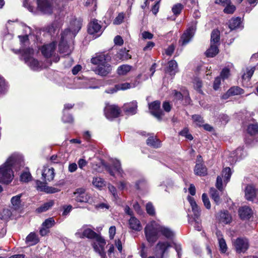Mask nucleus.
Here are the masks:
<instances>
[{"mask_svg": "<svg viewBox=\"0 0 258 258\" xmlns=\"http://www.w3.org/2000/svg\"><path fill=\"white\" fill-rule=\"evenodd\" d=\"M23 166V157L18 154H13L0 166V183H10L14 176L13 170L18 171Z\"/></svg>", "mask_w": 258, "mask_h": 258, "instance_id": "1", "label": "nucleus"}, {"mask_svg": "<svg viewBox=\"0 0 258 258\" xmlns=\"http://www.w3.org/2000/svg\"><path fill=\"white\" fill-rule=\"evenodd\" d=\"M111 56L108 54L100 53L91 58V62L97 66L94 69L95 74L105 77L109 74L112 71V67L108 63Z\"/></svg>", "mask_w": 258, "mask_h": 258, "instance_id": "2", "label": "nucleus"}, {"mask_svg": "<svg viewBox=\"0 0 258 258\" xmlns=\"http://www.w3.org/2000/svg\"><path fill=\"white\" fill-rule=\"evenodd\" d=\"M160 224L155 221L148 223L145 227L144 232L147 240L154 243L158 238Z\"/></svg>", "mask_w": 258, "mask_h": 258, "instance_id": "3", "label": "nucleus"}, {"mask_svg": "<svg viewBox=\"0 0 258 258\" xmlns=\"http://www.w3.org/2000/svg\"><path fill=\"white\" fill-rule=\"evenodd\" d=\"M22 53L21 59H23L25 62L33 70L38 71L41 69V66L37 60L32 57L33 54V49L31 48L20 50Z\"/></svg>", "mask_w": 258, "mask_h": 258, "instance_id": "4", "label": "nucleus"}, {"mask_svg": "<svg viewBox=\"0 0 258 258\" xmlns=\"http://www.w3.org/2000/svg\"><path fill=\"white\" fill-rule=\"evenodd\" d=\"M37 10L43 14L50 15L53 12V0H35Z\"/></svg>", "mask_w": 258, "mask_h": 258, "instance_id": "5", "label": "nucleus"}, {"mask_svg": "<svg viewBox=\"0 0 258 258\" xmlns=\"http://www.w3.org/2000/svg\"><path fill=\"white\" fill-rule=\"evenodd\" d=\"M68 31H64L61 36V39L58 45V48L60 53L64 55H68L71 52V49L68 45V41L72 40L68 38Z\"/></svg>", "mask_w": 258, "mask_h": 258, "instance_id": "6", "label": "nucleus"}, {"mask_svg": "<svg viewBox=\"0 0 258 258\" xmlns=\"http://www.w3.org/2000/svg\"><path fill=\"white\" fill-rule=\"evenodd\" d=\"M75 200L79 203H90L91 201L90 195L86 191L84 188H78L74 192Z\"/></svg>", "mask_w": 258, "mask_h": 258, "instance_id": "7", "label": "nucleus"}, {"mask_svg": "<svg viewBox=\"0 0 258 258\" xmlns=\"http://www.w3.org/2000/svg\"><path fill=\"white\" fill-rule=\"evenodd\" d=\"M92 246L94 250L99 253L102 258H104L106 256L105 252L104 246L106 244V241L101 235L97 237Z\"/></svg>", "mask_w": 258, "mask_h": 258, "instance_id": "8", "label": "nucleus"}, {"mask_svg": "<svg viewBox=\"0 0 258 258\" xmlns=\"http://www.w3.org/2000/svg\"><path fill=\"white\" fill-rule=\"evenodd\" d=\"M233 245L237 252L244 253L248 249L249 244L247 238L239 237L234 241Z\"/></svg>", "mask_w": 258, "mask_h": 258, "instance_id": "9", "label": "nucleus"}, {"mask_svg": "<svg viewBox=\"0 0 258 258\" xmlns=\"http://www.w3.org/2000/svg\"><path fill=\"white\" fill-rule=\"evenodd\" d=\"M82 27L81 21L79 20H74L70 23V25L69 28L66 29L64 31H68V38L73 39L79 32Z\"/></svg>", "mask_w": 258, "mask_h": 258, "instance_id": "10", "label": "nucleus"}, {"mask_svg": "<svg viewBox=\"0 0 258 258\" xmlns=\"http://www.w3.org/2000/svg\"><path fill=\"white\" fill-rule=\"evenodd\" d=\"M120 113L119 108L115 105H106L104 109L105 115L108 119L117 117Z\"/></svg>", "mask_w": 258, "mask_h": 258, "instance_id": "11", "label": "nucleus"}, {"mask_svg": "<svg viewBox=\"0 0 258 258\" xmlns=\"http://www.w3.org/2000/svg\"><path fill=\"white\" fill-rule=\"evenodd\" d=\"M196 30V25L189 27L181 36L179 42L182 45L187 44L194 35Z\"/></svg>", "mask_w": 258, "mask_h": 258, "instance_id": "12", "label": "nucleus"}, {"mask_svg": "<svg viewBox=\"0 0 258 258\" xmlns=\"http://www.w3.org/2000/svg\"><path fill=\"white\" fill-rule=\"evenodd\" d=\"M106 170L111 176H114V170L118 173L121 177H124V173L121 168V164L119 161L115 159L113 161L111 166H106Z\"/></svg>", "mask_w": 258, "mask_h": 258, "instance_id": "13", "label": "nucleus"}, {"mask_svg": "<svg viewBox=\"0 0 258 258\" xmlns=\"http://www.w3.org/2000/svg\"><path fill=\"white\" fill-rule=\"evenodd\" d=\"M149 109L151 113L158 120H161L164 115L163 112L160 109V102L155 101L149 104Z\"/></svg>", "mask_w": 258, "mask_h": 258, "instance_id": "14", "label": "nucleus"}, {"mask_svg": "<svg viewBox=\"0 0 258 258\" xmlns=\"http://www.w3.org/2000/svg\"><path fill=\"white\" fill-rule=\"evenodd\" d=\"M88 32L91 35H95L96 37L101 35L102 30L101 29V26L98 23L97 20H94L88 24Z\"/></svg>", "mask_w": 258, "mask_h": 258, "instance_id": "15", "label": "nucleus"}, {"mask_svg": "<svg viewBox=\"0 0 258 258\" xmlns=\"http://www.w3.org/2000/svg\"><path fill=\"white\" fill-rule=\"evenodd\" d=\"M238 214L241 220H247L252 216L253 211L249 207L244 206L239 208Z\"/></svg>", "mask_w": 258, "mask_h": 258, "instance_id": "16", "label": "nucleus"}, {"mask_svg": "<svg viewBox=\"0 0 258 258\" xmlns=\"http://www.w3.org/2000/svg\"><path fill=\"white\" fill-rule=\"evenodd\" d=\"M245 199L249 201H253L256 198V189L251 184H247L244 189Z\"/></svg>", "mask_w": 258, "mask_h": 258, "instance_id": "17", "label": "nucleus"}, {"mask_svg": "<svg viewBox=\"0 0 258 258\" xmlns=\"http://www.w3.org/2000/svg\"><path fill=\"white\" fill-rule=\"evenodd\" d=\"M137 102L133 101L123 105L122 108L124 111L127 114L134 115L137 113Z\"/></svg>", "mask_w": 258, "mask_h": 258, "instance_id": "18", "label": "nucleus"}, {"mask_svg": "<svg viewBox=\"0 0 258 258\" xmlns=\"http://www.w3.org/2000/svg\"><path fill=\"white\" fill-rule=\"evenodd\" d=\"M55 47L56 44L53 42L49 44L44 45L41 48V51L42 54L45 57L48 58L51 57L54 52Z\"/></svg>", "mask_w": 258, "mask_h": 258, "instance_id": "19", "label": "nucleus"}, {"mask_svg": "<svg viewBox=\"0 0 258 258\" xmlns=\"http://www.w3.org/2000/svg\"><path fill=\"white\" fill-rule=\"evenodd\" d=\"M83 228L84 230L82 233H81L79 231L76 233V235H79V236L81 238L87 237L89 239H96L97 237L100 235L90 228H85V227H83Z\"/></svg>", "mask_w": 258, "mask_h": 258, "instance_id": "20", "label": "nucleus"}, {"mask_svg": "<svg viewBox=\"0 0 258 258\" xmlns=\"http://www.w3.org/2000/svg\"><path fill=\"white\" fill-rule=\"evenodd\" d=\"M55 173L53 168H48L44 167L42 172V177L45 182L52 181L54 177Z\"/></svg>", "mask_w": 258, "mask_h": 258, "instance_id": "21", "label": "nucleus"}, {"mask_svg": "<svg viewBox=\"0 0 258 258\" xmlns=\"http://www.w3.org/2000/svg\"><path fill=\"white\" fill-rule=\"evenodd\" d=\"M187 198L194 213V219H198L201 215L200 208L197 204L194 198L188 196Z\"/></svg>", "mask_w": 258, "mask_h": 258, "instance_id": "22", "label": "nucleus"}, {"mask_svg": "<svg viewBox=\"0 0 258 258\" xmlns=\"http://www.w3.org/2000/svg\"><path fill=\"white\" fill-rule=\"evenodd\" d=\"M159 233L168 239H172L174 236V232L169 227L160 225Z\"/></svg>", "mask_w": 258, "mask_h": 258, "instance_id": "23", "label": "nucleus"}, {"mask_svg": "<svg viewBox=\"0 0 258 258\" xmlns=\"http://www.w3.org/2000/svg\"><path fill=\"white\" fill-rule=\"evenodd\" d=\"M129 226L131 229L136 231L142 230V225L140 221L134 216H132L128 221Z\"/></svg>", "mask_w": 258, "mask_h": 258, "instance_id": "24", "label": "nucleus"}, {"mask_svg": "<svg viewBox=\"0 0 258 258\" xmlns=\"http://www.w3.org/2000/svg\"><path fill=\"white\" fill-rule=\"evenodd\" d=\"M171 243L168 241H159L156 245L157 249L161 251V257L163 258V256L167 249L171 247Z\"/></svg>", "mask_w": 258, "mask_h": 258, "instance_id": "25", "label": "nucleus"}, {"mask_svg": "<svg viewBox=\"0 0 258 258\" xmlns=\"http://www.w3.org/2000/svg\"><path fill=\"white\" fill-rule=\"evenodd\" d=\"M178 72V66L176 61L171 60L168 62L166 72L171 76H174Z\"/></svg>", "mask_w": 258, "mask_h": 258, "instance_id": "26", "label": "nucleus"}, {"mask_svg": "<svg viewBox=\"0 0 258 258\" xmlns=\"http://www.w3.org/2000/svg\"><path fill=\"white\" fill-rule=\"evenodd\" d=\"M60 27V23L57 21H54L45 28V30L50 34H54Z\"/></svg>", "mask_w": 258, "mask_h": 258, "instance_id": "27", "label": "nucleus"}, {"mask_svg": "<svg viewBox=\"0 0 258 258\" xmlns=\"http://www.w3.org/2000/svg\"><path fill=\"white\" fill-rule=\"evenodd\" d=\"M74 106V104H66L64 105V108L63 110V115L62 117V120L64 123H71L73 122L74 119L72 115H69V119L66 118V113L68 110L72 109Z\"/></svg>", "mask_w": 258, "mask_h": 258, "instance_id": "28", "label": "nucleus"}, {"mask_svg": "<svg viewBox=\"0 0 258 258\" xmlns=\"http://www.w3.org/2000/svg\"><path fill=\"white\" fill-rule=\"evenodd\" d=\"M216 235L218 237L220 250L221 252L222 253L226 252L227 249V246L225 240L222 237V235L221 234L220 231H217L216 232Z\"/></svg>", "mask_w": 258, "mask_h": 258, "instance_id": "29", "label": "nucleus"}, {"mask_svg": "<svg viewBox=\"0 0 258 258\" xmlns=\"http://www.w3.org/2000/svg\"><path fill=\"white\" fill-rule=\"evenodd\" d=\"M219 221L225 224H229L232 221V217L227 211L221 212L219 214Z\"/></svg>", "mask_w": 258, "mask_h": 258, "instance_id": "30", "label": "nucleus"}, {"mask_svg": "<svg viewBox=\"0 0 258 258\" xmlns=\"http://www.w3.org/2000/svg\"><path fill=\"white\" fill-rule=\"evenodd\" d=\"M195 173L199 176H205L207 174V170L206 166L201 163H198L196 165Z\"/></svg>", "mask_w": 258, "mask_h": 258, "instance_id": "31", "label": "nucleus"}, {"mask_svg": "<svg viewBox=\"0 0 258 258\" xmlns=\"http://www.w3.org/2000/svg\"><path fill=\"white\" fill-rule=\"evenodd\" d=\"M147 144L155 148H159L161 146V142L156 137L151 136L146 141Z\"/></svg>", "mask_w": 258, "mask_h": 258, "instance_id": "32", "label": "nucleus"}, {"mask_svg": "<svg viewBox=\"0 0 258 258\" xmlns=\"http://www.w3.org/2000/svg\"><path fill=\"white\" fill-rule=\"evenodd\" d=\"M218 45L211 44L210 47L206 51V54L207 57H213L219 52Z\"/></svg>", "mask_w": 258, "mask_h": 258, "instance_id": "33", "label": "nucleus"}, {"mask_svg": "<svg viewBox=\"0 0 258 258\" xmlns=\"http://www.w3.org/2000/svg\"><path fill=\"white\" fill-rule=\"evenodd\" d=\"M26 242L29 245H33L39 242V239L35 233H30L26 237Z\"/></svg>", "mask_w": 258, "mask_h": 258, "instance_id": "34", "label": "nucleus"}, {"mask_svg": "<svg viewBox=\"0 0 258 258\" xmlns=\"http://www.w3.org/2000/svg\"><path fill=\"white\" fill-rule=\"evenodd\" d=\"M22 195L19 194L16 196H14L12 198L11 202V204L12 205V207L15 210H18L21 207V198Z\"/></svg>", "mask_w": 258, "mask_h": 258, "instance_id": "35", "label": "nucleus"}, {"mask_svg": "<svg viewBox=\"0 0 258 258\" xmlns=\"http://www.w3.org/2000/svg\"><path fill=\"white\" fill-rule=\"evenodd\" d=\"M138 83L135 82L132 83H120L116 85V88L118 89V90H125L130 88H133L136 87Z\"/></svg>", "mask_w": 258, "mask_h": 258, "instance_id": "36", "label": "nucleus"}, {"mask_svg": "<svg viewBox=\"0 0 258 258\" xmlns=\"http://www.w3.org/2000/svg\"><path fill=\"white\" fill-rule=\"evenodd\" d=\"M220 40V32L218 30L212 31L211 35V44L219 45Z\"/></svg>", "mask_w": 258, "mask_h": 258, "instance_id": "37", "label": "nucleus"}, {"mask_svg": "<svg viewBox=\"0 0 258 258\" xmlns=\"http://www.w3.org/2000/svg\"><path fill=\"white\" fill-rule=\"evenodd\" d=\"M232 172L229 167L225 168L222 171V178L224 179V182L226 184L230 180Z\"/></svg>", "mask_w": 258, "mask_h": 258, "instance_id": "38", "label": "nucleus"}, {"mask_svg": "<svg viewBox=\"0 0 258 258\" xmlns=\"http://www.w3.org/2000/svg\"><path fill=\"white\" fill-rule=\"evenodd\" d=\"M210 194L211 198L214 200L216 205H219L220 202V198L218 191L214 188H211Z\"/></svg>", "mask_w": 258, "mask_h": 258, "instance_id": "39", "label": "nucleus"}, {"mask_svg": "<svg viewBox=\"0 0 258 258\" xmlns=\"http://www.w3.org/2000/svg\"><path fill=\"white\" fill-rule=\"evenodd\" d=\"M241 24V19L239 17L233 18L229 21V27L232 30H234L239 27Z\"/></svg>", "mask_w": 258, "mask_h": 258, "instance_id": "40", "label": "nucleus"}, {"mask_svg": "<svg viewBox=\"0 0 258 258\" xmlns=\"http://www.w3.org/2000/svg\"><path fill=\"white\" fill-rule=\"evenodd\" d=\"M54 205L53 201H50L48 202L44 203L43 205L38 208L36 210L38 213H42L45 212L49 210Z\"/></svg>", "mask_w": 258, "mask_h": 258, "instance_id": "41", "label": "nucleus"}, {"mask_svg": "<svg viewBox=\"0 0 258 258\" xmlns=\"http://www.w3.org/2000/svg\"><path fill=\"white\" fill-rule=\"evenodd\" d=\"M93 184L98 188H101L105 185V181L101 178L96 177L93 178Z\"/></svg>", "mask_w": 258, "mask_h": 258, "instance_id": "42", "label": "nucleus"}, {"mask_svg": "<svg viewBox=\"0 0 258 258\" xmlns=\"http://www.w3.org/2000/svg\"><path fill=\"white\" fill-rule=\"evenodd\" d=\"M131 67L129 65L124 64L118 68L117 73L119 75H125L131 71Z\"/></svg>", "mask_w": 258, "mask_h": 258, "instance_id": "43", "label": "nucleus"}, {"mask_svg": "<svg viewBox=\"0 0 258 258\" xmlns=\"http://www.w3.org/2000/svg\"><path fill=\"white\" fill-rule=\"evenodd\" d=\"M12 215L11 211L8 209H4L0 212V219L7 220Z\"/></svg>", "mask_w": 258, "mask_h": 258, "instance_id": "44", "label": "nucleus"}, {"mask_svg": "<svg viewBox=\"0 0 258 258\" xmlns=\"http://www.w3.org/2000/svg\"><path fill=\"white\" fill-rule=\"evenodd\" d=\"M183 5L180 3H177L174 5L172 8V13L175 16L179 15L182 9H183Z\"/></svg>", "mask_w": 258, "mask_h": 258, "instance_id": "45", "label": "nucleus"}, {"mask_svg": "<svg viewBox=\"0 0 258 258\" xmlns=\"http://www.w3.org/2000/svg\"><path fill=\"white\" fill-rule=\"evenodd\" d=\"M228 93H230L231 96L240 95L243 93V90L239 87H232L228 90Z\"/></svg>", "mask_w": 258, "mask_h": 258, "instance_id": "46", "label": "nucleus"}, {"mask_svg": "<svg viewBox=\"0 0 258 258\" xmlns=\"http://www.w3.org/2000/svg\"><path fill=\"white\" fill-rule=\"evenodd\" d=\"M247 132L251 135L258 134V125L257 124H250L247 127Z\"/></svg>", "mask_w": 258, "mask_h": 258, "instance_id": "47", "label": "nucleus"}, {"mask_svg": "<svg viewBox=\"0 0 258 258\" xmlns=\"http://www.w3.org/2000/svg\"><path fill=\"white\" fill-rule=\"evenodd\" d=\"M55 224V221L53 218H49L46 219L42 223V226H44L47 229H49Z\"/></svg>", "mask_w": 258, "mask_h": 258, "instance_id": "48", "label": "nucleus"}, {"mask_svg": "<svg viewBox=\"0 0 258 258\" xmlns=\"http://www.w3.org/2000/svg\"><path fill=\"white\" fill-rule=\"evenodd\" d=\"M146 210L147 213L150 216H154L155 215V210L153 204L151 202H149L146 204Z\"/></svg>", "mask_w": 258, "mask_h": 258, "instance_id": "49", "label": "nucleus"}, {"mask_svg": "<svg viewBox=\"0 0 258 258\" xmlns=\"http://www.w3.org/2000/svg\"><path fill=\"white\" fill-rule=\"evenodd\" d=\"M255 70V67H253L251 68L250 70H247V71L242 75V79L243 80H249L252 77L254 71Z\"/></svg>", "mask_w": 258, "mask_h": 258, "instance_id": "50", "label": "nucleus"}, {"mask_svg": "<svg viewBox=\"0 0 258 258\" xmlns=\"http://www.w3.org/2000/svg\"><path fill=\"white\" fill-rule=\"evenodd\" d=\"M192 119L194 122H195L197 125L201 126L204 123L203 118L200 115H193L192 116Z\"/></svg>", "mask_w": 258, "mask_h": 258, "instance_id": "51", "label": "nucleus"}, {"mask_svg": "<svg viewBox=\"0 0 258 258\" xmlns=\"http://www.w3.org/2000/svg\"><path fill=\"white\" fill-rule=\"evenodd\" d=\"M31 175L29 172H24L20 176L21 180L23 182H27L31 180Z\"/></svg>", "mask_w": 258, "mask_h": 258, "instance_id": "52", "label": "nucleus"}, {"mask_svg": "<svg viewBox=\"0 0 258 258\" xmlns=\"http://www.w3.org/2000/svg\"><path fill=\"white\" fill-rule=\"evenodd\" d=\"M36 187L38 190L44 191L45 192L47 186H46L45 183L40 181L39 180L36 181Z\"/></svg>", "mask_w": 258, "mask_h": 258, "instance_id": "53", "label": "nucleus"}, {"mask_svg": "<svg viewBox=\"0 0 258 258\" xmlns=\"http://www.w3.org/2000/svg\"><path fill=\"white\" fill-rule=\"evenodd\" d=\"M195 88L200 93H203L201 90L202 86V82L199 78H196L194 81Z\"/></svg>", "mask_w": 258, "mask_h": 258, "instance_id": "54", "label": "nucleus"}, {"mask_svg": "<svg viewBox=\"0 0 258 258\" xmlns=\"http://www.w3.org/2000/svg\"><path fill=\"white\" fill-rule=\"evenodd\" d=\"M202 199L205 207L207 209H210L211 208V203L207 194L204 193L202 195Z\"/></svg>", "mask_w": 258, "mask_h": 258, "instance_id": "55", "label": "nucleus"}, {"mask_svg": "<svg viewBox=\"0 0 258 258\" xmlns=\"http://www.w3.org/2000/svg\"><path fill=\"white\" fill-rule=\"evenodd\" d=\"M108 188L109 191L112 194L114 199L117 200L118 198V196L117 193V190L116 187L110 184H109L108 185Z\"/></svg>", "mask_w": 258, "mask_h": 258, "instance_id": "56", "label": "nucleus"}, {"mask_svg": "<svg viewBox=\"0 0 258 258\" xmlns=\"http://www.w3.org/2000/svg\"><path fill=\"white\" fill-rule=\"evenodd\" d=\"M230 75V70L227 68L225 67L222 70L220 76H219L221 78H222V79L225 80L226 79H227L228 77Z\"/></svg>", "mask_w": 258, "mask_h": 258, "instance_id": "57", "label": "nucleus"}, {"mask_svg": "<svg viewBox=\"0 0 258 258\" xmlns=\"http://www.w3.org/2000/svg\"><path fill=\"white\" fill-rule=\"evenodd\" d=\"M223 11L226 14H232L235 10V7L234 5L229 4L225 7Z\"/></svg>", "mask_w": 258, "mask_h": 258, "instance_id": "58", "label": "nucleus"}, {"mask_svg": "<svg viewBox=\"0 0 258 258\" xmlns=\"http://www.w3.org/2000/svg\"><path fill=\"white\" fill-rule=\"evenodd\" d=\"M124 16L123 13H119L113 21V24L115 25L120 24L123 21Z\"/></svg>", "mask_w": 258, "mask_h": 258, "instance_id": "59", "label": "nucleus"}, {"mask_svg": "<svg viewBox=\"0 0 258 258\" xmlns=\"http://www.w3.org/2000/svg\"><path fill=\"white\" fill-rule=\"evenodd\" d=\"M174 247L175 250H176L178 258H181V256L182 255V247L180 244L179 243H174Z\"/></svg>", "mask_w": 258, "mask_h": 258, "instance_id": "60", "label": "nucleus"}, {"mask_svg": "<svg viewBox=\"0 0 258 258\" xmlns=\"http://www.w3.org/2000/svg\"><path fill=\"white\" fill-rule=\"evenodd\" d=\"M221 78L220 77H217L215 78L213 83V89L214 90L217 91L219 89L221 85Z\"/></svg>", "mask_w": 258, "mask_h": 258, "instance_id": "61", "label": "nucleus"}, {"mask_svg": "<svg viewBox=\"0 0 258 258\" xmlns=\"http://www.w3.org/2000/svg\"><path fill=\"white\" fill-rule=\"evenodd\" d=\"M128 185H129V183L125 181H120L117 183V187L119 189L122 190L127 188V187Z\"/></svg>", "mask_w": 258, "mask_h": 258, "instance_id": "62", "label": "nucleus"}, {"mask_svg": "<svg viewBox=\"0 0 258 258\" xmlns=\"http://www.w3.org/2000/svg\"><path fill=\"white\" fill-rule=\"evenodd\" d=\"M146 184V180L144 179H142L136 182V186L137 189H140L144 187Z\"/></svg>", "mask_w": 258, "mask_h": 258, "instance_id": "63", "label": "nucleus"}, {"mask_svg": "<svg viewBox=\"0 0 258 258\" xmlns=\"http://www.w3.org/2000/svg\"><path fill=\"white\" fill-rule=\"evenodd\" d=\"M172 95L177 100H181L183 97L182 94L175 90L172 91Z\"/></svg>", "mask_w": 258, "mask_h": 258, "instance_id": "64", "label": "nucleus"}]
</instances>
